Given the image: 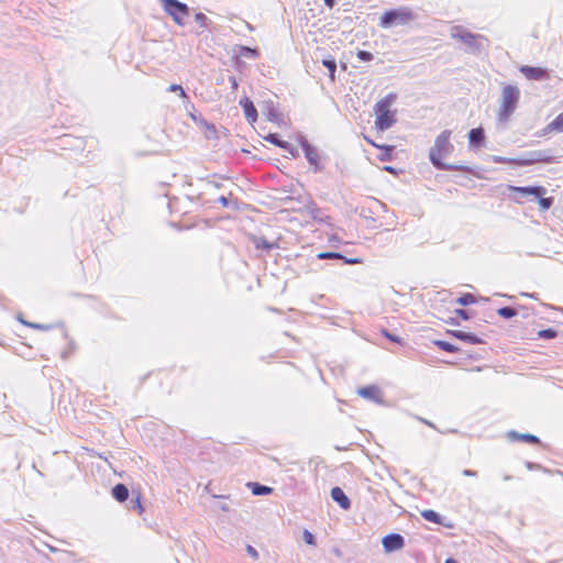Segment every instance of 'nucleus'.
Returning <instances> with one entry per match:
<instances>
[{"label":"nucleus","mask_w":563,"mask_h":563,"mask_svg":"<svg viewBox=\"0 0 563 563\" xmlns=\"http://www.w3.org/2000/svg\"><path fill=\"white\" fill-rule=\"evenodd\" d=\"M451 134V130H444L437 136L433 146L429 151V159L439 170H468L466 166L448 164L442 161L443 157L449 156L454 151V146L450 142Z\"/></svg>","instance_id":"nucleus-1"},{"label":"nucleus","mask_w":563,"mask_h":563,"mask_svg":"<svg viewBox=\"0 0 563 563\" xmlns=\"http://www.w3.org/2000/svg\"><path fill=\"white\" fill-rule=\"evenodd\" d=\"M489 159L496 164H512L517 166H530L536 163H558L555 156L552 155L550 150L530 151L525 155V157L521 158H509L498 155H490Z\"/></svg>","instance_id":"nucleus-2"},{"label":"nucleus","mask_w":563,"mask_h":563,"mask_svg":"<svg viewBox=\"0 0 563 563\" xmlns=\"http://www.w3.org/2000/svg\"><path fill=\"white\" fill-rule=\"evenodd\" d=\"M397 95L394 92L388 93L380 100H378L374 106L375 112V128L378 131H386L390 129L396 123L395 113L390 107L396 101Z\"/></svg>","instance_id":"nucleus-3"},{"label":"nucleus","mask_w":563,"mask_h":563,"mask_svg":"<svg viewBox=\"0 0 563 563\" xmlns=\"http://www.w3.org/2000/svg\"><path fill=\"white\" fill-rule=\"evenodd\" d=\"M451 36L464 43L470 54L478 55L488 46V40L484 35L472 33L462 26L453 27Z\"/></svg>","instance_id":"nucleus-4"},{"label":"nucleus","mask_w":563,"mask_h":563,"mask_svg":"<svg viewBox=\"0 0 563 563\" xmlns=\"http://www.w3.org/2000/svg\"><path fill=\"white\" fill-rule=\"evenodd\" d=\"M520 99V90L515 85H506L501 90L498 121L507 123L517 109Z\"/></svg>","instance_id":"nucleus-5"},{"label":"nucleus","mask_w":563,"mask_h":563,"mask_svg":"<svg viewBox=\"0 0 563 563\" xmlns=\"http://www.w3.org/2000/svg\"><path fill=\"white\" fill-rule=\"evenodd\" d=\"M416 19V13L408 7H399L385 11L379 18V25L384 29L406 25Z\"/></svg>","instance_id":"nucleus-6"},{"label":"nucleus","mask_w":563,"mask_h":563,"mask_svg":"<svg viewBox=\"0 0 563 563\" xmlns=\"http://www.w3.org/2000/svg\"><path fill=\"white\" fill-rule=\"evenodd\" d=\"M521 310H525L521 317H529L530 314H545L549 313L550 311H555L558 309L555 307L547 306L544 303H538L530 308L516 303L510 306L497 307L495 309L498 317H517L519 313H521Z\"/></svg>","instance_id":"nucleus-7"},{"label":"nucleus","mask_w":563,"mask_h":563,"mask_svg":"<svg viewBox=\"0 0 563 563\" xmlns=\"http://www.w3.org/2000/svg\"><path fill=\"white\" fill-rule=\"evenodd\" d=\"M165 12L173 18L176 24L185 25V19L189 16V7L179 0H159Z\"/></svg>","instance_id":"nucleus-8"},{"label":"nucleus","mask_w":563,"mask_h":563,"mask_svg":"<svg viewBox=\"0 0 563 563\" xmlns=\"http://www.w3.org/2000/svg\"><path fill=\"white\" fill-rule=\"evenodd\" d=\"M297 140L305 153L306 159L313 167V170L321 172L323 169V166L320 164V154L318 150L313 145H311L308 142L307 137L302 134H300Z\"/></svg>","instance_id":"nucleus-9"},{"label":"nucleus","mask_w":563,"mask_h":563,"mask_svg":"<svg viewBox=\"0 0 563 563\" xmlns=\"http://www.w3.org/2000/svg\"><path fill=\"white\" fill-rule=\"evenodd\" d=\"M385 552L390 553L405 547V538L399 533H389L382 539Z\"/></svg>","instance_id":"nucleus-10"},{"label":"nucleus","mask_w":563,"mask_h":563,"mask_svg":"<svg viewBox=\"0 0 563 563\" xmlns=\"http://www.w3.org/2000/svg\"><path fill=\"white\" fill-rule=\"evenodd\" d=\"M520 73L530 80H545L549 78L548 70L542 67H534V66H521Z\"/></svg>","instance_id":"nucleus-11"},{"label":"nucleus","mask_w":563,"mask_h":563,"mask_svg":"<svg viewBox=\"0 0 563 563\" xmlns=\"http://www.w3.org/2000/svg\"><path fill=\"white\" fill-rule=\"evenodd\" d=\"M357 394L361 397H363L365 399H368L371 401H374L376 404H382L383 402L380 390H379V388L376 385H368V386L361 387L357 390Z\"/></svg>","instance_id":"nucleus-12"},{"label":"nucleus","mask_w":563,"mask_h":563,"mask_svg":"<svg viewBox=\"0 0 563 563\" xmlns=\"http://www.w3.org/2000/svg\"><path fill=\"white\" fill-rule=\"evenodd\" d=\"M240 106L242 107V109L244 111V115H245L246 120L250 123L256 122L258 114H257V110H256L253 101L250 98L244 97L240 100Z\"/></svg>","instance_id":"nucleus-13"},{"label":"nucleus","mask_w":563,"mask_h":563,"mask_svg":"<svg viewBox=\"0 0 563 563\" xmlns=\"http://www.w3.org/2000/svg\"><path fill=\"white\" fill-rule=\"evenodd\" d=\"M509 189L511 191L518 192L521 197H529L532 196L536 198V196L539 194H547V189L542 186H525V187H518V186H509Z\"/></svg>","instance_id":"nucleus-14"},{"label":"nucleus","mask_w":563,"mask_h":563,"mask_svg":"<svg viewBox=\"0 0 563 563\" xmlns=\"http://www.w3.org/2000/svg\"><path fill=\"white\" fill-rule=\"evenodd\" d=\"M331 498L344 510H347L351 508V500L344 493V490L335 486L331 489Z\"/></svg>","instance_id":"nucleus-15"},{"label":"nucleus","mask_w":563,"mask_h":563,"mask_svg":"<svg viewBox=\"0 0 563 563\" xmlns=\"http://www.w3.org/2000/svg\"><path fill=\"white\" fill-rule=\"evenodd\" d=\"M485 131L482 126L471 129L468 132V142L472 147H481L485 144Z\"/></svg>","instance_id":"nucleus-16"},{"label":"nucleus","mask_w":563,"mask_h":563,"mask_svg":"<svg viewBox=\"0 0 563 563\" xmlns=\"http://www.w3.org/2000/svg\"><path fill=\"white\" fill-rule=\"evenodd\" d=\"M507 438L510 441H522V442H527L530 444H540L541 443L540 439L537 435L531 434V433H519L515 430L507 432Z\"/></svg>","instance_id":"nucleus-17"},{"label":"nucleus","mask_w":563,"mask_h":563,"mask_svg":"<svg viewBox=\"0 0 563 563\" xmlns=\"http://www.w3.org/2000/svg\"><path fill=\"white\" fill-rule=\"evenodd\" d=\"M319 260H341L345 264H358L361 260L357 257L349 258L339 252H321L317 255Z\"/></svg>","instance_id":"nucleus-18"},{"label":"nucleus","mask_w":563,"mask_h":563,"mask_svg":"<svg viewBox=\"0 0 563 563\" xmlns=\"http://www.w3.org/2000/svg\"><path fill=\"white\" fill-rule=\"evenodd\" d=\"M489 301H490L489 298H484V297H481L479 299H476L475 295H473L471 292L463 294V295H461L460 297H457L455 299V302L460 303L461 306H468V305H472V303H475V302L487 303Z\"/></svg>","instance_id":"nucleus-19"},{"label":"nucleus","mask_w":563,"mask_h":563,"mask_svg":"<svg viewBox=\"0 0 563 563\" xmlns=\"http://www.w3.org/2000/svg\"><path fill=\"white\" fill-rule=\"evenodd\" d=\"M111 494H112V497L119 503H123V501L128 500L129 495H130L128 487L121 483H119L112 487Z\"/></svg>","instance_id":"nucleus-20"},{"label":"nucleus","mask_w":563,"mask_h":563,"mask_svg":"<svg viewBox=\"0 0 563 563\" xmlns=\"http://www.w3.org/2000/svg\"><path fill=\"white\" fill-rule=\"evenodd\" d=\"M453 335L466 343H470V344H479L483 342L481 338H478L476 334L471 333V332L454 331Z\"/></svg>","instance_id":"nucleus-21"},{"label":"nucleus","mask_w":563,"mask_h":563,"mask_svg":"<svg viewBox=\"0 0 563 563\" xmlns=\"http://www.w3.org/2000/svg\"><path fill=\"white\" fill-rule=\"evenodd\" d=\"M247 486L251 488L252 494L255 496H266L273 492V488L260 483H249Z\"/></svg>","instance_id":"nucleus-22"},{"label":"nucleus","mask_w":563,"mask_h":563,"mask_svg":"<svg viewBox=\"0 0 563 563\" xmlns=\"http://www.w3.org/2000/svg\"><path fill=\"white\" fill-rule=\"evenodd\" d=\"M322 65L328 69L330 79L334 81V76L336 71V62L334 57H332L331 55L327 56L325 58L322 59Z\"/></svg>","instance_id":"nucleus-23"},{"label":"nucleus","mask_w":563,"mask_h":563,"mask_svg":"<svg viewBox=\"0 0 563 563\" xmlns=\"http://www.w3.org/2000/svg\"><path fill=\"white\" fill-rule=\"evenodd\" d=\"M421 517L432 523H442V518L439 512L432 510V509H426L421 511Z\"/></svg>","instance_id":"nucleus-24"},{"label":"nucleus","mask_w":563,"mask_h":563,"mask_svg":"<svg viewBox=\"0 0 563 563\" xmlns=\"http://www.w3.org/2000/svg\"><path fill=\"white\" fill-rule=\"evenodd\" d=\"M22 325H25V327H29V328H32V329H37V330H49V329H53L55 327V324L53 323H49V324H44V323H37V322H30L29 319H16Z\"/></svg>","instance_id":"nucleus-25"},{"label":"nucleus","mask_w":563,"mask_h":563,"mask_svg":"<svg viewBox=\"0 0 563 563\" xmlns=\"http://www.w3.org/2000/svg\"><path fill=\"white\" fill-rule=\"evenodd\" d=\"M267 119L271 122H278L282 119V113L275 108L273 101L266 102Z\"/></svg>","instance_id":"nucleus-26"},{"label":"nucleus","mask_w":563,"mask_h":563,"mask_svg":"<svg viewBox=\"0 0 563 563\" xmlns=\"http://www.w3.org/2000/svg\"><path fill=\"white\" fill-rule=\"evenodd\" d=\"M253 242L257 250H265L267 252H269L271 250H273L276 246L275 243L268 242L263 236L254 238Z\"/></svg>","instance_id":"nucleus-27"},{"label":"nucleus","mask_w":563,"mask_h":563,"mask_svg":"<svg viewBox=\"0 0 563 563\" xmlns=\"http://www.w3.org/2000/svg\"><path fill=\"white\" fill-rule=\"evenodd\" d=\"M545 194H538L536 196V199L538 200V203L541 208V210H549L552 206H553V202H554V198L553 197H544Z\"/></svg>","instance_id":"nucleus-28"},{"label":"nucleus","mask_w":563,"mask_h":563,"mask_svg":"<svg viewBox=\"0 0 563 563\" xmlns=\"http://www.w3.org/2000/svg\"><path fill=\"white\" fill-rule=\"evenodd\" d=\"M239 56L253 59L258 56V52L256 48H252L249 46H239Z\"/></svg>","instance_id":"nucleus-29"},{"label":"nucleus","mask_w":563,"mask_h":563,"mask_svg":"<svg viewBox=\"0 0 563 563\" xmlns=\"http://www.w3.org/2000/svg\"><path fill=\"white\" fill-rule=\"evenodd\" d=\"M433 344L435 346H438L439 349H441L442 351H445L449 353H454L459 350L457 346H455L454 344H452L448 341H444V340H434Z\"/></svg>","instance_id":"nucleus-30"},{"label":"nucleus","mask_w":563,"mask_h":563,"mask_svg":"<svg viewBox=\"0 0 563 563\" xmlns=\"http://www.w3.org/2000/svg\"><path fill=\"white\" fill-rule=\"evenodd\" d=\"M264 140L279 148H280V145L285 142L284 140L280 139V135L278 133H268L264 137Z\"/></svg>","instance_id":"nucleus-31"},{"label":"nucleus","mask_w":563,"mask_h":563,"mask_svg":"<svg viewBox=\"0 0 563 563\" xmlns=\"http://www.w3.org/2000/svg\"><path fill=\"white\" fill-rule=\"evenodd\" d=\"M195 20L196 22L201 26V27H205V29H208L209 25L211 24V21L208 19V16L202 13V12H198L195 14Z\"/></svg>","instance_id":"nucleus-32"},{"label":"nucleus","mask_w":563,"mask_h":563,"mask_svg":"<svg viewBox=\"0 0 563 563\" xmlns=\"http://www.w3.org/2000/svg\"><path fill=\"white\" fill-rule=\"evenodd\" d=\"M280 148L290 154L294 158H297L299 156V151L289 142L285 141Z\"/></svg>","instance_id":"nucleus-33"},{"label":"nucleus","mask_w":563,"mask_h":563,"mask_svg":"<svg viewBox=\"0 0 563 563\" xmlns=\"http://www.w3.org/2000/svg\"><path fill=\"white\" fill-rule=\"evenodd\" d=\"M558 332L554 329H544L538 332V336L543 340H551L556 336Z\"/></svg>","instance_id":"nucleus-34"},{"label":"nucleus","mask_w":563,"mask_h":563,"mask_svg":"<svg viewBox=\"0 0 563 563\" xmlns=\"http://www.w3.org/2000/svg\"><path fill=\"white\" fill-rule=\"evenodd\" d=\"M371 143L374 146L378 147V148H384L385 150L386 153L379 157L380 161H388V159H390L391 153L394 151V146H391V145H383V146H380V145L375 144L374 142H371Z\"/></svg>","instance_id":"nucleus-35"},{"label":"nucleus","mask_w":563,"mask_h":563,"mask_svg":"<svg viewBox=\"0 0 563 563\" xmlns=\"http://www.w3.org/2000/svg\"><path fill=\"white\" fill-rule=\"evenodd\" d=\"M551 128L555 130V132H563V113H560L552 122Z\"/></svg>","instance_id":"nucleus-36"},{"label":"nucleus","mask_w":563,"mask_h":563,"mask_svg":"<svg viewBox=\"0 0 563 563\" xmlns=\"http://www.w3.org/2000/svg\"><path fill=\"white\" fill-rule=\"evenodd\" d=\"M356 56L361 62H371L374 58L371 52L364 49H358Z\"/></svg>","instance_id":"nucleus-37"},{"label":"nucleus","mask_w":563,"mask_h":563,"mask_svg":"<svg viewBox=\"0 0 563 563\" xmlns=\"http://www.w3.org/2000/svg\"><path fill=\"white\" fill-rule=\"evenodd\" d=\"M302 539L309 545H316L317 543L314 534L307 529H305L302 532Z\"/></svg>","instance_id":"nucleus-38"},{"label":"nucleus","mask_w":563,"mask_h":563,"mask_svg":"<svg viewBox=\"0 0 563 563\" xmlns=\"http://www.w3.org/2000/svg\"><path fill=\"white\" fill-rule=\"evenodd\" d=\"M168 91H170V92H179V96L181 98H188L187 93L185 92V90L183 89V87L180 85L172 84L168 87Z\"/></svg>","instance_id":"nucleus-39"},{"label":"nucleus","mask_w":563,"mask_h":563,"mask_svg":"<svg viewBox=\"0 0 563 563\" xmlns=\"http://www.w3.org/2000/svg\"><path fill=\"white\" fill-rule=\"evenodd\" d=\"M131 509H136L139 514L144 511V508L141 504L140 496L137 495L135 498L131 499Z\"/></svg>","instance_id":"nucleus-40"},{"label":"nucleus","mask_w":563,"mask_h":563,"mask_svg":"<svg viewBox=\"0 0 563 563\" xmlns=\"http://www.w3.org/2000/svg\"><path fill=\"white\" fill-rule=\"evenodd\" d=\"M383 334L385 338H387L389 341H391L394 343H398V344L402 343V339L400 336L395 335V334L388 332L387 330H383Z\"/></svg>","instance_id":"nucleus-41"},{"label":"nucleus","mask_w":563,"mask_h":563,"mask_svg":"<svg viewBox=\"0 0 563 563\" xmlns=\"http://www.w3.org/2000/svg\"><path fill=\"white\" fill-rule=\"evenodd\" d=\"M205 126H206V130H207V136L210 137V134H216V128L212 123H208L206 120L201 119L200 121Z\"/></svg>","instance_id":"nucleus-42"},{"label":"nucleus","mask_w":563,"mask_h":563,"mask_svg":"<svg viewBox=\"0 0 563 563\" xmlns=\"http://www.w3.org/2000/svg\"><path fill=\"white\" fill-rule=\"evenodd\" d=\"M246 552H247V554H249L253 560H257V559H258V556H260V554H258L257 550H256L254 547L250 545V544H249V545H246Z\"/></svg>","instance_id":"nucleus-43"},{"label":"nucleus","mask_w":563,"mask_h":563,"mask_svg":"<svg viewBox=\"0 0 563 563\" xmlns=\"http://www.w3.org/2000/svg\"><path fill=\"white\" fill-rule=\"evenodd\" d=\"M526 467L529 470V471H539V470H542V466L538 463H534V462H526Z\"/></svg>","instance_id":"nucleus-44"},{"label":"nucleus","mask_w":563,"mask_h":563,"mask_svg":"<svg viewBox=\"0 0 563 563\" xmlns=\"http://www.w3.org/2000/svg\"><path fill=\"white\" fill-rule=\"evenodd\" d=\"M462 474L467 477H476L478 473L476 471L465 468Z\"/></svg>","instance_id":"nucleus-45"},{"label":"nucleus","mask_w":563,"mask_h":563,"mask_svg":"<svg viewBox=\"0 0 563 563\" xmlns=\"http://www.w3.org/2000/svg\"><path fill=\"white\" fill-rule=\"evenodd\" d=\"M551 132H555L553 128H551V122L541 131L540 135H547Z\"/></svg>","instance_id":"nucleus-46"},{"label":"nucleus","mask_w":563,"mask_h":563,"mask_svg":"<svg viewBox=\"0 0 563 563\" xmlns=\"http://www.w3.org/2000/svg\"><path fill=\"white\" fill-rule=\"evenodd\" d=\"M218 201L223 206V207H228L230 201H229V198L225 197V196H220L218 198Z\"/></svg>","instance_id":"nucleus-47"},{"label":"nucleus","mask_w":563,"mask_h":563,"mask_svg":"<svg viewBox=\"0 0 563 563\" xmlns=\"http://www.w3.org/2000/svg\"><path fill=\"white\" fill-rule=\"evenodd\" d=\"M456 317H468L467 313H466V310L462 309V308H456L454 310Z\"/></svg>","instance_id":"nucleus-48"},{"label":"nucleus","mask_w":563,"mask_h":563,"mask_svg":"<svg viewBox=\"0 0 563 563\" xmlns=\"http://www.w3.org/2000/svg\"><path fill=\"white\" fill-rule=\"evenodd\" d=\"M419 420H420L421 422H423L424 424H427L428 427L433 428V429H437V427L434 426V423H433V422H431V421H429V420H426V419H423V418H419Z\"/></svg>","instance_id":"nucleus-49"},{"label":"nucleus","mask_w":563,"mask_h":563,"mask_svg":"<svg viewBox=\"0 0 563 563\" xmlns=\"http://www.w3.org/2000/svg\"><path fill=\"white\" fill-rule=\"evenodd\" d=\"M323 1H324V4L330 9H332L336 3V0H323Z\"/></svg>","instance_id":"nucleus-50"},{"label":"nucleus","mask_w":563,"mask_h":563,"mask_svg":"<svg viewBox=\"0 0 563 563\" xmlns=\"http://www.w3.org/2000/svg\"><path fill=\"white\" fill-rule=\"evenodd\" d=\"M230 82H231V86L233 89H236L239 84H238V80L235 79V77H230Z\"/></svg>","instance_id":"nucleus-51"},{"label":"nucleus","mask_w":563,"mask_h":563,"mask_svg":"<svg viewBox=\"0 0 563 563\" xmlns=\"http://www.w3.org/2000/svg\"><path fill=\"white\" fill-rule=\"evenodd\" d=\"M384 170H386L388 173H393V174L396 173V169L393 166H385Z\"/></svg>","instance_id":"nucleus-52"},{"label":"nucleus","mask_w":563,"mask_h":563,"mask_svg":"<svg viewBox=\"0 0 563 563\" xmlns=\"http://www.w3.org/2000/svg\"><path fill=\"white\" fill-rule=\"evenodd\" d=\"M444 563H459V562L453 558H449L444 561Z\"/></svg>","instance_id":"nucleus-53"},{"label":"nucleus","mask_w":563,"mask_h":563,"mask_svg":"<svg viewBox=\"0 0 563 563\" xmlns=\"http://www.w3.org/2000/svg\"><path fill=\"white\" fill-rule=\"evenodd\" d=\"M208 185H210L214 188H220V184H218V183L209 181Z\"/></svg>","instance_id":"nucleus-54"},{"label":"nucleus","mask_w":563,"mask_h":563,"mask_svg":"<svg viewBox=\"0 0 563 563\" xmlns=\"http://www.w3.org/2000/svg\"><path fill=\"white\" fill-rule=\"evenodd\" d=\"M504 481H511L512 479V476L511 475H504L503 477Z\"/></svg>","instance_id":"nucleus-55"},{"label":"nucleus","mask_w":563,"mask_h":563,"mask_svg":"<svg viewBox=\"0 0 563 563\" xmlns=\"http://www.w3.org/2000/svg\"><path fill=\"white\" fill-rule=\"evenodd\" d=\"M221 509H222L223 511H229V507H228L227 505H222V506H221Z\"/></svg>","instance_id":"nucleus-56"}]
</instances>
